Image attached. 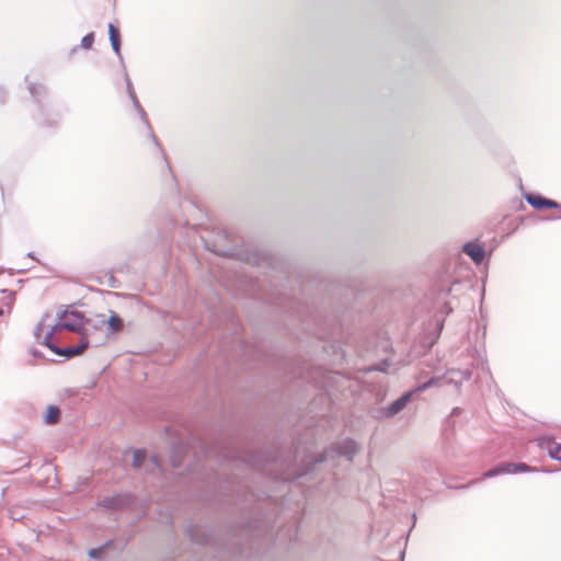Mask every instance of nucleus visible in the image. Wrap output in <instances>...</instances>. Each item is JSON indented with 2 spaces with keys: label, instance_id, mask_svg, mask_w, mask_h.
I'll use <instances>...</instances> for the list:
<instances>
[{
  "label": "nucleus",
  "instance_id": "9",
  "mask_svg": "<svg viewBox=\"0 0 561 561\" xmlns=\"http://www.w3.org/2000/svg\"><path fill=\"white\" fill-rule=\"evenodd\" d=\"M511 467L510 465L507 463H502L500 465L499 467L494 468V469H491L489 471H486L483 477L484 478H493L495 476H499V474H510V471H511Z\"/></svg>",
  "mask_w": 561,
  "mask_h": 561
},
{
  "label": "nucleus",
  "instance_id": "22",
  "mask_svg": "<svg viewBox=\"0 0 561 561\" xmlns=\"http://www.w3.org/2000/svg\"><path fill=\"white\" fill-rule=\"evenodd\" d=\"M172 465H173L174 467L179 466V463H178L175 460H172Z\"/></svg>",
  "mask_w": 561,
  "mask_h": 561
},
{
  "label": "nucleus",
  "instance_id": "14",
  "mask_svg": "<svg viewBox=\"0 0 561 561\" xmlns=\"http://www.w3.org/2000/svg\"><path fill=\"white\" fill-rule=\"evenodd\" d=\"M93 42H94V34H93V33H89V34H87V35L82 38V41H81V46H82L83 48H87V49H88V48H90V47L92 46Z\"/></svg>",
  "mask_w": 561,
  "mask_h": 561
},
{
  "label": "nucleus",
  "instance_id": "10",
  "mask_svg": "<svg viewBox=\"0 0 561 561\" xmlns=\"http://www.w3.org/2000/svg\"><path fill=\"white\" fill-rule=\"evenodd\" d=\"M60 411L56 407H48L45 414V422L48 424L56 423L59 419Z\"/></svg>",
  "mask_w": 561,
  "mask_h": 561
},
{
  "label": "nucleus",
  "instance_id": "1",
  "mask_svg": "<svg viewBox=\"0 0 561 561\" xmlns=\"http://www.w3.org/2000/svg\"><path fill=\"white\" fill-rule=\"evenodd\" d=\"M83 316L72 309H58L56 313L45 314L36 325V342L53 354L75 356L81 354L90 344L88 325Z\"/></svg>",
  "mask_w": 561,
  "mask_h": 561
},
{
  "label": "nucleus",
  "instance_id": "20",
  "mask_svg": "<svg viewBox=\"0 0 561 561\" xmlns=\"http://www.w3.org/2000/svg\"><path fill=\"white\" fill-rule=\"evenodd\" d=\"M3 294L5 295L4 298H8L10 299V301H12L13 299V293H7L5 290L3 291Z\"/></svg>",
  "mask_w": 561,
  "mask_h": 561
},
{
  "label": "nucleus",
  "instance_id": "13",
  "mask_svg": "<svg viewBox=\"0 0 561 561\" xmlns=\"http://www.w3.org/2000/svg\"><path fill=\"white\" fill-rule=\"evenodd\" d=\"M549 455L551 458H554V459L561 461V445H554V446L550 447Z\"/></svg>",
  "mask_w": 561,
  "mask_h": 561
},
{
  "label": "nucleus",
  "instance_id": "6",
  "mask_svg": "<svg viewBox=\"0 0 561 561\" xmlns=\"http://www.w3.org/2000/svg\"><path fill=\"white\" fill-rule=\"evenodd\" d=\"M470 377L469 371H462L457 369H450L445 375L444 378L448 383H453L455 386H459L462 381L468 380Z\"/></svg>",
  "mask_w": 561,
  "mask_h": 561
},
{
  "label": "nucleus",
  "instance_id": "21",
  "mask_svg": "<svg viewBox=\"0 0 561 561\" xmlns=\"http://www.w3.org/2000/svg\"><path fill=\"white\" fill-rule=\"evenodd\" d=\"M9 310V308L7 309V311ZM5 313V309L4 308H0V317L3 316Z\"/></svg>",
  "mask_w": 561,
  "mask_h": 561
},
{
  "label": "nucleus",
  "instance_id": "17",
  "mask_svg": "<svg viewBox=\"0 0 561 561\" xmlns=\"http://www.w3.org/2000/svg\"><path fill=\"white\" fill-rule=\"evenodd\" d=\"M101 553H102V549H91L89 551V556L91 558H100Z\"/></svg>",
  "mask_w": 561,
  "mask_h": 561
},
{
  "label": "nucleus",
  "instance_id": "5",
  "mask_svg": "<svg viewBox=\"0 0 561 561\" xmlns=\"http://www.w3.org/2000/svg\"><path fill=\"white\" fill-rule=\"evenodd\" d=\"M462 250L477 264H480L484 259V254H485L484 249L478 243L468 242L463 245Z\"/></svg>",
  "mask_w": 561,
  "mask_h": 561
},
{
  "label": "nucleus",
  "instance_id": "11",
  "mask_svg": "<svg viewBox=\"0 0 561 561\" xmlns=\"http://www.w3.org/2000/svg\"><path fill=\"white\" fill-rule=\"evenodd\" d=\"M146 461V453L144 450H135L133 454V467L138 469Z\"/></svg>",
  "mask_w": 561,
  "mask_h": 561
},
{
  "label": "nucleus",
  "instance_id": "18",
  "mask_svg": "<svg viewBox=\"0 0 561 561\" xmlns=\"http://www.w3.org/2000/svg\"><path fill=\"white\" fill-rule=\"evenodd\" d=\"M149 466L151 468H158L159 467V460H158V458L156 456L150 458Z\"/></svg>",
  "mask_w": 561,
  "mask_h": 561
},
{
  "label": "nucleus",
  "instance_id": "12",
  "mask_svg": "<svg viewBox=\"0 0 561 561\" xmlns=\"http://www.w3.org/2000/svg\"><path fill=\"white\" fill-rule=\"evenodd\" d=\"M511 467V471H510V474L511 473H517V472H526V471H531L533 469L527 466L526 463H507Z\"/></svg>",
  "mask_w": 561,
  "mask_h": 561
},
{
  "label": "nucleus",
  "instance_id": "3",
  "mask_svg": "<svg viewBox=\"0 0 561 561\" xmlns=\"http://www.w3.org/2000/svg\"><path fill=\"white\" fill-rule=\"evenodd\" d=\"M357 451L358 446L354 440L344 439L332 446L329 450H327L324 453L323 460H327L328 458H333L335 456L345 457L347 460H351Z\"/></svg>",
  "mask_w": 561,
  "mask_h": 561
},
{
  "label": "nucleus",
  "instance_id": "16",
  "mask_svg": "<svg viewBox=\"0 0 561 561\" xmlns=\"http://www.w3.org/2000/svg\"><path fill=\"white\" fill-rule=\"evenodd\" d=\"M111 45L113 47V50L116 53V54H119V38H113L111 41Z\"/></svg>",
  "mask_w": 561,
  "mask_h": 561
},
{
  "label": "nucleus",
  "instance_id": "23",
  "mask_svg": "<svg viewBox=\"0 0 561 561\" xmlns=\"http://www.w3.org/2000/svg\"><path fill=\"white\" fill-rule=\"evenodd\" d=\"M377 369L381 370V371H386V368H383V367H378Z\"/></svg>",
  "mask_w": 561,
  "mask_h": 561
},
{
  "label": "nucleus",
  "instance_id": "15",
  "mask_svg": "<svg viewBox=\"0 0 561 561\" xmlns=\"http://www.w3.org/2000/svg\"><path fill=\"white\" fill-rule=\"evenodd\" d=\"M108 35L110 41H112L113 38H119L118 31L115 28L113 24L108 25Z\"/></svg>",
  "mask_w": 561,
  "mask_h": 561
},
{
  "label": "nucleus",
  "instance_id": "19",
  "mask_svg": "<svg viewBox=\"0 0 561 561\" xmlns=\"http://www.w3.org/2000/svg\"><path fill=\"white\" fill-rule=\"evenodd\" d=\"M28 90H30V92H31V94H32V95H35V94H36V88H35V85H34V84H30Z\"/></svg>",
  "mask_w": 561,
  "mask_h": 561
},
{
  "label": "nucleus",
  "instance_id": "4",
  "mask_svg": "<svg viewBox=\"0 0 561 561\" xmlns=\"http://www.w3.org/2000/svg\"><path fill=\"white\" fill-rule=\"evenodd\" d=\"M91 324L95 328L106 325L108 333L117 332L123 328L122 319L114 311H110L107 319L104 316H96L91 320Z\"/></svg>",
  "mask_w": 561,
  "mask_h": 561
},
{
  "label": "nucleus",
  "instance_id": "8",
  "mask_svg": "<svg viewBox=\"0 0 561 561\" xmlns=\"http://www.w3.org/2000/svg\"><path fill=\"white\" fill-rule=\"evenodd\" d=\"M127 92L129 94V98L131 99L136 110L139 112V114L141 115V117L144 118L146 113L144 111V108L141 107L137 96H136V93L134 91V88H133V84L130 82V80L127 78Z\"/></svg>",
  "mask_w": 561,
  "mask_h": 561
},
{
  "label": "nucleus",
  "instance_id": "2",
  "mask_svg": "<svg viewBox=\"0 0 561 561\" xmlns=\"http://www.w3.org/2000/svg\"><path fill=\"white\" fill-rule=\"evenodd\" d=\"M440 380L439 377H433L431 378L428 381L426 382H423V383H420L419 386H416L412 391L410 392H407L404 393L401 398H399L398 400H396L394 402H392L383 412L385 416L386 417H391L396 414H398L399 412H401L405 405L410 402L411 398H412V394L414 392H421V391H424L426 389H428L430 387L432 386H435L438 383V381Z\"/></svg>",
  "mask_w": 561,
  "mask_h": 561
},
{
  "label": "nucleus",
  "instance_id": "7",
  "mask_svg": "<svg viewBox=\"0 0 561 561\" xmlns=\"http://www.w3.org/2000/svg\"><path fill=\"white\" fill-rule=\"evenodd\" d=\"M526 201L535 208L540 209L542 207H558L559 205L551 199L543 198L539 195L529 194L526 196Z\"/></svg>",
  "mask_w": 561,
  "mask_h": 561
}]
</instances>
